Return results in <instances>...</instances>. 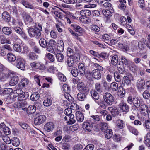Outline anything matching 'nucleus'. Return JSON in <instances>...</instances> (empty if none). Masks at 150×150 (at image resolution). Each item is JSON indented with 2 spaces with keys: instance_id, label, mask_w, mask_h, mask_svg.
<instances>
[{
  "instance_id": "obj_1",
  "label": "nucleus",
  "mask_w": 150,
  "mask_h": 150,
  "mask_svg": "<svg viewBox=\"0 0 150 150\" xmlns=\"http://www.w3.org/2000/svg\"><path fill=\"white\" fill-rule=\"evenodd\" d=\"M42 30L41 25H38L34 27V28H30L28 29L29 35L31 37H35L37 38H39L41 35L40 32Z\"/></svg>"
},
{
  "instance_id": "obj_2",
  "label": "nucleus",
  "mask_w": 150,
  "mask_h": 150,
  "mask_svg": "<svg viewBox=\"0 0 150 150\" xmlns=\"http://www.w3.org/2000/svg\"><path fill=\"white\" fill-rule=\"evenodd\" d=\"M128 103L131 104L133 105L136 108H138L140 106V101L139 98L138 97H134L133 98L131 96L128 97L127 99Z\"/></svg>"
},
{
  "instance_id": "obj_3",
  "label": "nucleus",
  "mask_w": 150,
  "mask_h": 150,
  "mask_svg": "<svg viewBox=\"0 0 150 150\" xmlns=\"http://www.w3.org/2000/svg\"><path fill=\"white\" fill-rule=\"evenodd\" d=\"M16 63V66L17 68L22 70H25V62L24 59L20 56L17 57Z\"/></svg>"
},
{
  "instance_id": "obj_4",
  "label": "nucleus",
  "mask_w": 150,
  "mask_h": 150,
  "mask_svg": "<svg viewBox=\"0 0 150 150\" xmlns=\"http://www.w3.org/2000/svg\"><path fill=\"white\" fill-rule=\"evenodd\" d=\"M103 98L106 103L109 105H111L114 101V98L110 93L107 92L103 96Z\"/></svg>"
},
{
  "instance_id": "obj_5",
  "label": "nucleus",
  "mask_w": 150,
  "mask_h": 150,
  "mask_svg": "<svg viewBox=\"0 0 150 150\" xmlns=\"http://www.w3.org/2000/svg\"><path fill=\"white\" fill-rule=\"evenodd\" d=\"M77 89L79 91L85 93H87L88 91L87 86L82 82H80L78 84Z\"/></svg>"
},
{
  "instance_id": "obj_6",
  "label": "nucleus",
  "mask_w": 150,
  "mask_h": 150,
  "mask_svg": "<svg viewBox=\"0 0 150 150\" xmlns=\"http://www.w3.org/2000/svg\"><path fill=\"white\" fill-rule=\"evenodd\" d=\"M118 106L120 110L125 113H127L129 111V107L125 103L121 102L119 104Z\"/></svg>"
},
{
  "instance_id": "obj_7",
  "label": "nucleus",
  "mask_w": 150,
  "mask_h": 150,
  "mask_svg": "<svg viewBox=\"0 0 150 150\" xmlns=\"http://www.w3.org/2000/svg\"><path fill=\"white\" fill-rule=\"evenodd\" d=\"M124 73L126 75V76H124L123 77L125 83L127 86H129L131 84L130 79L132 78V76L130 73L126 71H125Z\"/></svg>"
},
{
  "instance_id": "obj_8",
  "label": "nucleus",
  "mask_w": 150,
  "mask_h": 150,
  "mask_svg": "<svg viewBox=\"0 0 150 150\" xmlns=\"http://www.w3.org/2000/svg\"><path fill=\"white\" fill-rule=\"evenodd\" d=\"M46 117L44 115H41L38 116L35 119L34 123L36 125H39L46 120Z\"/></svg>"
},
{
  "instance_id": "obj_9",
  "label": "nucleus",
  "mask_w": 150,
  "mask_h": 150,
  "mask_svg": "<svg viewBox=\"0 0 150 150\" xmlns=\"http://www.w3.org/2000/svg\"><path fill=\"white\" fill-rule=\"evenodd\" d=\"M93 127L92 124L88 121L84 122L83 124V129L86 132H90Z\"/></svg>"
},
{
  "instance_id": "obj_10",
  "label": "nucleus",
  "mask_w": 150,
  "mask_h": 150,
  "mask_svg": "<svg viewBox=\"0 0 150 150\" xmlns=\"http://www.w3.org/2000/svg\"><path fill=\"white\" fill-rule=\"evenodd\" d=\"M139 107L140 112L144 116L147 115L149 112L148 107L145 104L142 105Z\"/></svg>"
},
{
  "instance_id": "obj_11",
  "label": "nucleus",
  "mask_w": 150,
  "mask_h": 150,
  "mask_svg": "<svg viewBox=\"0 0 150 150\" xmlns=\"http://www.w3.org/2000/svg\"><path fill=\"white\" fill-rule=\"evenodd\" d=\"M89 74H91L93 78L97 79H99L101 77V73L97 69L93 70L91 73L89 72Z\"/></svg>"
},
{
  "instance_id": "obj_12",
  "label": "nucleus",
  "mask_w": 150,
  "mask_h": 150,
  "mask_svg": "<svg viewBox=\"0 0 150 150\" xmlns=\"http://www.w3.org/2000/svg\"><path fill=\"white\" fill-rule=\"evenodd\" d=\"M102 13L106 17H110L112 16L114 12L113 8H108L107 9H104L102 11Z\"/></svg>"
},
{
  "instance_id": "obj_13",
  "label": "nucleus",
  "mask_w": 150,
  "mask_h": 150,
  "mask_svg": "<svg viewBox=\"0 0 150 150\" xmlns=\"http://www.w3.org/2000/svg\"><path fill=\"white\" fill-rule=\"evenodd\" d=\"M29 81L27 78H24L21 80L20 82L18 85V88H25V86H26L29 83Z\"/></svg>"
},
{
  "instance_id": "obj_14",
  "label": "nucleus",
  "mask_w": 150,
  "mask_h": 150,
  "mask_svg": "<svg viewBox=\"0 0 150 150\" xmlns=\"http://www.w3.org/2000/svg\"><path fill=\"white\" fill-rule=\"evenodd\" d=\"M19 102H16L14 105V106L16 108H21L25 107L27 105L26 100L19 101Z\"/></svg>"
},
{
  "instance_id": "obj_15",
  "label": "nucleus",
  "mask_w": 150,
  "mask_h": 150,
  "mask_svg": "<svg viewBox=\"0 0 150 150\" xmlns=\"http://www.w3.org/2000/svg\"><path fill=\"white\" fill-rule=\"evenodd\" d=\"M74 118V115L73 114H70L67 115L64 117V119L66 120H69L68 123L70 125L74 124L75 123L76 121L75 120L73 119Z\"/></svg>"
},
{
  "instance_id": "obj_16",
  "label": "nucleus",
  "mask_w": 150,
  "mask_h": 150,
  "mask_svg": "<svg viewBox=\"0 0 150 150\" xmlns=\"http://www.w3.org/2000/svg\"><path fill=\"white\" fill-rule=\"evenodd\" d=\"M17 96L18 101L25 100L28 97V93L27 92H24L22 94Z\"/></svg>"
},
{
  "instance_id": "obj_17",
  "label": "nucleus",
  "mask_w": 150,
  "mask_h": 150,
  "mask_svg": "<svg viewBox=\"0 0 150 150\" xmlns=\"http://www.w3.org/2000/svg\"><path fill=\"white\" fill-rule=\"evenodd\" d=\"M22 15L25 21L28 23H32L33 20L32 18L29 15L27 14L25 12H23Z\"/></svg>"
},
{
  "instance_id": "obj_18",
  "label": "nucleus",
  "mask_w": 150,
  "mask_h": 150,
  "mask_svg": "<svg viewBox=\"0 0 150 150\" xmlns=\"http://www.w3.org/2000/svg\"><path fill=\"white\" fill-rule=\"evenodd\" d=\"M76 115L77 121L81 122L83 121L84 119V116L83 114L79 111H77L76 113Z\"/></svg>"
},
{
  "instance_id": "obj_19",
  "label": "nucleus",
  "mask_w": 150,
  "mask_h": 150,
  "mask_svg": "<svg viewBox=\"0 0 150 150\" xmlns=\"http://www.w3.org/2000/svg\"><path fill=\"white\" fill-rule=\"evenodd\" d=\"M19 80V78L17 76H13L9 82V84L11 86H14L17 84Z\"/></svg>"
},
{
  "instance_id": "obj_20",
  "label": "nucleus",
  "mask_w": 150,
  "mask_h": 150,
  "mask_svg": "<svg viewBox=\"0 0 150 150\" xmlns=\"http://www.w3.org/2000/svg\"><path fill=\"white\" fill-rule=\"evenodd\" d=\"M36 110V107L33 105H31L27 108V113L28 114H33L35 112Z\"/></svg>"
},
{
  "instance_id": "obj_21",
  "label": "nucleus",
  "mask_w": 150,
  "mask_h": 150,
  "mask_svg": "<svg viewBox=\"0 0 150 150\" xmlns=\"http://www.w3.org/2000/svg\"><path fill=\"white\" fill-rule=\"evenodd\" d=\"M13 89L11 88H6L4 89H0V93L3 95L8 94L11 93Z\"/></svg>"
},
{
  "instance_id": "obj_22",
  "label": "nucleus",
  "mask_w": 150,
  "mask_h": 150,
  "mask_svg": "<svg viewBox=\"0 0 150 150\" xmlns=\"http://www.w3.org/2000/svg\"><path fill=\"white\" fill-rule=\"evenodd\" d=\"M2 17L3 20L7 22H9L11 19L9 13L6 11H5L2 13Z\"/></svg>"
},
{
  "instance_id": "obj_23",
  "label": "nucleus",
  "mask_w": 150,
  "mask_h": 150,
  "mask_svg": "<svg viewBox=\"0 0 150 150\" xmlns=\"http://www.w3.org/2000/svg\"><path fill=\"white\" fill-rule=\"evenodd\" d=\"M111 60L110 63L113 65L115 66L118 63V56L117 55H114L112 56H111Z\"/></svg>"
},
{
  "instance_id": "obj_24",
  "label": "nucleus",
  "mask_w": 150,
  "mask_h": 150,
  "mask_svg": "<svg viewBox=\"0 0 150 150\" xmlns=\"http://www.w3.org/2000/svg\"><path fill=\"white\" fill-rule=\"evenodd\" d=\"M129 69L132 72H134L137 70V67L133 62H130L129 64Z\"/></svg>"
},
{
  "instance_id": "obj_25",
  "label": "nucleus",
  "mask_w": 150,
  "mask_h": 150,
  "mask_svg": "<svg viewBox=\"0 0 150 150\" xmlns=\"http://www.w3.org/2000/svg\"><path fill=\"white\" fill-rule=\"evenodd\" d=\"M8 60L11 62H13L16 60L17 57L12 53H9L7 55Z\"/></svg>"
},
{
  "instance_id": "obj_26",
  "label": "nucleus",
  "mask_w": 150,
  "mask_h": 150,
  "mask_svg": "<svg viewBox=\"0 0 150 150\" xmlns=\"http://www.w3.org/2000/svg\"><path fill=\"white\" fill-rule=\"evenodd\" d=\"M64 47V45L63 42L62 41H60V43H58L56 50L59 52H61L63 51Z\"/></svg>"
},
{
  "instance_id": "obj_27",
  "label": "nucleus",
  "mask_w": 150,
  "mask_h": 150,
  "mask_svg": "<svg viewBox=\"0 0 150 150\" xmlns=\"http://www.w3.org/2000/svg\"><path fill=\"white\" fill-rule=\"evenodd\" d=\"M91 94L93 99L98 100L99 98V96L97 91L95 89H92L91 91Z\"/></svg>"
},
{
  "instance_id": "obj_28",
  "label": "nucleus",
  "mask_w": 150,
  "mask_h": 150,
  "mask_svg": "<svg viewBox=\"0 0 150 150\" xmlns=\"http://www.w3.org/2000/svg\"><path fill=\"white\" fill-rule=\"evenodd\" d=\"M145 81L144 80L139 79L137 81V86L139 88H143V86L145 85Z\"/></svg>"
},
{
  "instance_id": "obj_29",
  "label": "nucleus",
  "mask_w": 150,
  "mask_h": 150,
  "mask_svg": "<svg viewBox=\"0 0 150 150\" xmlns=\"http://www.w3.org/2000/svg\"><path fill=\"white\" fill-rule=\"evenodd\" d=\"M13 28L15 31L21 36L24 38L25 37V33L23 32L21 29L19 27H15Z\"/></svg>"
},
{
  "instance_id": "obj_30",
  "label": "nucleus",
  "mask_w": 150,
  "mask_h": 150,
  "mask_svg": "<svg viewBox=\"0 0 150 150\" xmlns=\"http://www.w3.org/2000/svg\"><path fill=\"white\" fill-rule=\"evenodd\" d=\"M74 61L71 57H69L67 59L66 62L68 66L70 67H72L74 64Z\"/></svg>"
},
{
  "instance_id": "obj_31",
  "label": "nucleus",
  "mask_w": 150,
  "mask_h": 150,
  "mask_svg": "<svg viewBox=\"0 0 150 150\" xmlns=\"http://www.w3.org/2000/svg\"><path fill=\"white\" fill-rule=\"evenodd\" d=\"M40 98V95L37 92L33 93L30 96V100L33 101L37 100Z\"/></svg>"
},
{
  "instance_id": "obj_32",
  "label": "nucleus",
  "mask_w": 150,
  "mask_h": 150,
  "mask_svg": "<svg viewBox=\"0 0 150 150\" xmlns=\"http://www.w3.org/2000/svg\"><path fill=\"white\" fill-rule=\"evenodd\" d=\"M116 126L119 128L122 129L124 128L125 126V123L123 121L118 120L116 122Z\"/></svg>"
},
{
  "instance_id": "obj_33",
  "label": "nucleus",
  "mask_w": 150,
  "mask_h": 150,
  "mask_svg": "<svg viewBox=\"0 0 150 150\" xmlns=\"http://www.w3.org/2000/svg\"><path fill=\"white\" fill-rule=\"evenodd\" d=\"M80 14L83 16L87 17L91 15V13L89 10H83L80 11Z\"/></svg>"
},
{
  "instance_id": "obj_34",
  "label": "nucleus",
  "mask_w": 150,
  "mask_h": 150,
  "mask_svg": "<svg viewBox=\"0 0 150 150\" xmlns=\"http://www.w3.org/2000/svg\"><path fill=\"white\" fill-rule=\"evenodd\" d=\"M127 128L131 133L136 136H137L139 132L134 127L129 125L128 126Z\"/></svg>"
},
{
  "instance_id": "obj_35",
  "label": "nucleus",
  "mask_w": 150,
  "mask_h": 150,
  "mask_svg": "<svg viewBox=\"0 0 150 150\" xmlns=\"http://www.w3.org/2000/svg\"><path fill=\"white\" fill-rule=\"evenodd\" d=\"M113 133L111 129H108L106 130L105 133V137L108 139H109L112 136Z\"/></svg>"
},
{
  "instance_id": "obj_36",
  "label": "nucleus",
  "mask_w": 150,
  "mask_h": 150,
  "mask_svg": "<svg viewBox=\"0 0 150 150\" xmlns=\"http://www.w3.org/2000/svg\"><path fill=\"white\" fill-rule=\"evenodd\" d=\"M21 2L22 4L26 8L31 9H34V7L32 5L30 4H29L27 1H26L25 0H22Z\"/></svg>"
},
{
  "instance_id": "obj_37",
  "label": "nucleus",
  "mask_w": 150,
  "mask_h": 150,
  "mask_svg": "<svg viewBox=\"0 0 150 150\" xmlns=\"http://www.w3.org/2000/svg\"><path fill=\"white\" fill-rule=\"evenodd\" d=\"M100 129L103 131L105 132V130L107 129L108 127V125L107 123L103 122L100 123Z\"/></svg>"
},
{
  "instance_id": "obj_38",
  "label": "nucleus",
  "mask_w": 150,
  "mask_h": 150,
  "mask_svg": "<svg viewBox=\"0 0 150 150\" xmlns=\"http://www.w3.org/2000/svg\"><path fill=\"white\" fill-rule=\"evenodd\" d=\"M52 9L53 10V11H52V13L54 14V15L57 17L61 18H62V16L61 15V13L60 12L55 11L56 8L54 6L52 7Z\"/></svg>"
},
{
  "instance_id": "obj_39",
  "label": "nucleus",
  "mask_w": 150,
  "mask_h": 150,
  "mask_svg": "<svg viewBox=\"0 0 150 150\" xmlns=\"http://www.w3.org/2000/svg\"><path fill=\"white\" fill-rule=\"evenodd\" d=\"M12 143L14 146H18L20 144L19 140L18 138L14 137L12 139Z\"/></svg>"
},
{
  "instance_id": "obj_40",
  "label": "nucleus",
  "mask_w": 150,
  "mask_h": 150,
  "mask_svg": "<svg viewBox=\"0 0 150 150\" xmlns=\"http://www.w3.org/2000/svg\"><path fill=\"white\" fill-rule=\"evenodd\" d=\"M121 63L120 62H119L118 63L117 65V66L119 72L121 74H123L125 69L122 65L121 64Z\"/></svg>"
},
{
  "instance_id": "obj_41",
  "label": "nucleus",
  "mask_w": 150,
  "mask_h": 150,
  "mask_svg": "<svg viewBox=\"0 0 150 150\" xmlns=\"http://www.w3.org/2000/svg\"><path fill=\"white\" fill-rule=\"evenodd\" d=\"M78 68L81 74H84L85 70L83 64L82 63H79L78 65Z\"/></svg>"
},
{
  "instance_id": "obj_42",
  "label": "nucleus",
  "mask_w": 150,
  "mask_h": 150,
  "mask_svg": "<svg viewBox=\"0 0 150 150\" xmlns=\"http://www.w3.org/2000/svg\"><path fill=\"white\" fill-rule=\"evenodd\" d=\"M142 40V42H139L138 45V47L141 50L143 49L145 47V44L144 42L146 41V40L144 38H143Z\"/></svg>"
},
{
  "instance_id": "obj_43",
  "label": "nucleus",
  "mask_w": 150,
  "mask_h": 150,
  "mask_svg": "<svg viewBox=\"0 0 150 150\" xmlns=\"http://www.w3.org/2000/svg\"><path fill=\"white\" fill-rule=\"evenodd\" d=\"M0 42L2 44L8 43H9V41L7 40L3 35H0Z\"/></svg>"
},
{
  "instance_id": "obj_44",
  "label": "nucleus",
  "mask_w": 150,
  "mask_h": 150,
  "mask_svg": "<svg viewBox=\"0 0 150 150\" xmlns=\"http://www.w3.org/2000/svg\"><path fill=\"white\" fill-rule=\"evenodd\" d=\"M2 30L3 33L6 35H9L12 32L11 29L8 27H4Z\"/></svg>"
},
{
  "instance_id": "obj_45",
  "label": "nucleus",
  "mask_w": 150,
  "mask_h": 150,
  "mask_svg": "<svg viewBox=\"0 0 150 150\" xmlns=\"http://www.w3.org/2000/svg\"><path fill=\"white\" fill-rule=\"evenodd\" d=\"M85 93H79L77 96L78 100L81 101L83 100L86 98V95Z\"/></svg>"
},
{
  "instance_id": "obj_46",
  "label": "nucleus",
  "mask_w": 150,
  "mask_h": 150,
  "mask_svg": "<svg viewBox=\"0 0 150 150\" xmlns=\"http://www.w3.org/2000/svg\"><path fill=\"white\" fill-rule=\"evenodd\" d=\"M56 57L57 61L58 62H61L63 60L64 56L62 53H59L56 54Z\"/></svg>"
},
{
  "instance_id": "obj_47",
  "label": "nucleus",
  "mask_w": 150,
  "mask_h": 150,
  "mask_svg": "<svg viewBox=\"0 0 150 150\" xmlns=\"http://www.w3.org/2000/svg\"><path fill=\"white\" fill-rule=\"evenodd\" d=\"M64 96L70 103H72L73 102L74 99L69 93H64Z\"/></svg>"
},
{
  "instance_id": "obj_48",
  "label": "nucleus",
  "mask_w": 150,
  "mask_h": 150,
  "mask_svg": "<svg viewBox=\"0 0 150 150\" xmlns=\"http://www.w3.org/2000/svg\"><path fill=\"white\" fill-rule=\"evenodd\" d=\"M121 59L122 61V63L125 65H127L130 62V61L127 59L126 57L123 56L121 57Z\"/></svg>"
},
{
  "instance_id": "obj_49",
  "label": "nucleus",
  "mask_w": 150,
  "mask_h": 150,
  "mask_svg": "<svg viewBox=\"0 0 150 150\" xmlns=\"http://www.w3.org/2000/svg\"><path fill=\"white\" fill-rule=\"evenodd\" d=\"M71 57L75 62H78L80 59V56L79 54L76 52H74Z\"/></svg>"
},
{
  "instance_id": "obj_50",
  "label": "nucleus",
  "mask_w": 150,
  "mask_h": 150,
  "mask_svg": "<svg viewBox=\"0 0 150 150\" xmlns=\"http://www.w3.org/2000/svg\"><path fill=\"white\" fill-rule=\"evenodd\" d=\"M71 26L76 30V31L80 32L82 31L83 29L76 23H73L71 25Z\"/></svg>"
},
{
  "instance_id": "obj_51",
  "label": "nucleus",
  "mask_w": 150,
  "mask_h": 150,
  "mask_svg": "<svg viewBox=\"0 0 150 150\" xmlns=\"http://www.w3.org/2000/svg\"><path fill=\"white\" fill-rule=\"evenodd\" d=\"M54 127L53 123L49 122L47 123V132H50L53 130Z\"/></svg>"
},
{
  "instance_id": "obj_52",
  "label": "nucleus",
  "mask_w": 150,
  "mask_h": 150,
  "mask_svg": "<svg viewBox=\"0 0 150 150\" xmlns=\"http://www.w3.org/2000/svg\"><path fill=\"white\" fill-rule=\"evenodd\" d=\"M79 20L81 22L84 23H88L90 22L89 19L87 18V17L82 16L79 18Z\"/></svg>"
},
{
  "instance_id": "obj_53",
  "label": "nucleus",
  "mask_w": 150,
  "mask_h": 150,
  "mask_svg": "<svg viewBox=\"0 0 150 150\" xmlns=\"http://www.w3.org/2000/svg\"><path fill=\"white\" fill-rule=\"evenodd\" d=\"M150 137V133H147L146 134V138L147 139L145 140L144 143L148 147H150V140L149 137Z\"/></svg>"
},
{
  "instance_id": "obj_54",
  "label": "nucleus",
  "mask_w": 150,
  "mask_h": 150,
  "mask_svg": "<svg viewBox=\"0 0 150 150\" xmlns=\"http://www.w3.org/2000/svg\"><path fill=\"white\" fill-rule=\"evenodd\" d=\"M28 57L30 59L35 60L38 58V56L34 53L31 52L29 54Z\"/></svg>"
},
{
  "instance_id": "obj_55",
  "label": "nucleus",
  "mask_w": 150,
  "mask_h": 150,
  "mask_svg": "<svg viewBox=\"0 0 150 150\" xmlns=\"http://www.w3.org/2000/svg\"><path fill=\"white\" fill-rule=\"evenodd\" d=\"M58 23H57L56 24V27L58 32H62L63 30L62 28V26L61 25V23L59 21L57 20Z\"/></svg>"
},
{
  "instance_id": "obj_56",
  "label": "nucleus",
  "mask_w": 150,
  "mask_h": 150,
  "mask_svg": "<svg viewBox=\"0 0 150 150\" xmlns=\"http://www.w3.org/2000/svg\"><path fill=\"white\" fill-rule=\"evenodd\" d=\"M71 73L72 75L74 77H76L78 74V69L76 67H73L71 70Z\"/></svg>"
},
{
  "instance_id": "obj_57",
  "label": "nucleus",
  "mask_w": 150,
  "mask_h": 150,
  "mask_svg": "<svg viewBox=\"0 0 150 150\" xmlns=\"http://www.w3.org/2000/svg\"><path fill=\"white\" fill-rule=\"evenodd\" d=\"M13 48L14 50L17 52H20L21 51L22 49L19 45L16 44L13 46Z\"/></svg>"
},
{
  "instance_id": "obj_58",
  "label": "nucleus",
  "mask_w": 150,
  "mask_h": 150,
  "mask_svg": "<svg viewBox=\"0 0 150 150\" xmlns=\"http://www.w3.org/2000/svg\"><path fill=\"white\" fill-rule=\"evenodd\" d=\"M40 44L43 47H45L47 45V42L43 38H41L39 40Z\"/></svg>"
},
{
  "instance_id": "obj_59",
  "label": "nucleus",
  "mask_w": 150,
  "mask_h": 150,
  "mask_svg": "<svg viewBox=\"0 0 150 150\" xmlns=\"http://www.w3.org/2000/svg\"><path fill=\"white\" fill-rule=\"evenodd\" d=\"M111 87L113 91H116L119 88L117 83L115 82H113L111 84Z\"/></svg>"
},
{
  "instance_id": "obj_60",
  "label": "nucleus",
  "mask_w": 150,
  "mask_h": 150,
  "mask_svg": "<svg viewBox=\"0 0 150 150\" xmlns=\"http://www.w3.org/2000/svg\"><path fill=\"white\" fill-rule=\"evenodd\" d=\"M102 38L103 40L106 43H108L109 42L110 37L107 34H105L103 35Z\"/></svg>"
},
{
  "instance_id": "obj_61",
  "label": "nucleus",
  "mask_w": 150,
  "mask_h": 150,
  "mask_svg": "<svg viewBox=\"0 0 150 150\" xmlns=\"http://www.w3.org/2000/svg\"><path fill=\"white\" fill-rule=\"evenodd\" d=\"M74 51L70 48H68L67 50V54L68 56L71 57L74 54Z\"/></svg>"
},
{
  "instance_id": "obj_62",
  "label": "nucleus",
  "mask_w": 150,
  "mask_h": 150,
  "mask_svg": "<svg viewBox=\"0 0 150 150\" xmlns=\"http://www.w3.org/2000/svg\"><path fill=\"white\" fill-rule=\"evenodd\" d=\"M120 23L123 26L125 25L127 23L126 18L123 16L120 18Z\"/></svg>"
},
{
  "instance_id": "obj_63",
  "label": "nucleus",
  "mask_w": 150,
  "mask_h": 150,
  "mask_svg": "<svg viewBox=\"0 0 150 150\" xmlns=\"http://www.w3.org/2000/svg\"><path fill=\"white\" fill-rule=\"evenodd\" d=\"M58 77L59 79L62 81H66V78L64 75L62 73H59L58 75Z\"/></svg>"
},
{
  "instance_id": "obj_64",
  "label": "nucleus",
  "mask_w": 150,
  "mask_h": 150,
  "mask_svg": "<svg viewBox=\"0 0 150 150\" xmlns=\"http://www.w3.org/2000/svg\"><path fill=\"white\" fill-rule=\"evenodd\" d=\"M143 126L144 127H145L146 129H150V120H146Z\"/></svg>"
}]
</instances>
